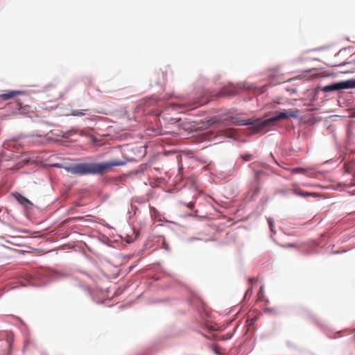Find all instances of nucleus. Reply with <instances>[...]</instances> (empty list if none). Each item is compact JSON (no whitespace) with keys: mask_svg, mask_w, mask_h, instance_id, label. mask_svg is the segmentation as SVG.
Listing matches in <instances>:
<instances>
[{"mask_svg":"<svg viewBox=\"0 0 355 355\" xmlns=\"http://www.w3.org/2000/svg\"><path fill=\"white\" fill-rule=\"evenodd\" d=\"M124 164L120 160H112L107 162H81L72 163L62 166L64 170L73 175L84 176L88 175H103L109 172L113 167Z\"/></svg>","mask_w":355,"mask_h":355,"instance_id":"nucleus-1","label":"nucleus"},{"mask_svg":"<svg viewBox=\"0 0 355 355\" xmlns=\"http://www.w3.org/2000/svg\"><path fill=\"white\" fill-rule=\"evenodd\" d=\"M299 110H286L279 114L267 119H254L249 120H236L234 123L238 125H251L253 133L267 132L270 127L274 125L277 121L287 119L288 117L298 118Z\"/></svg>","mask_w":355,"mask_h":355,"instance_id":"nucleus-2","label":"nucleus"},{"mask_svg":"<svg viewBox=\"0 0 355 355\" xmlns=\"http://www.w3.org/2000/svg\"><path fill=\"white\" fill-rule=\"evenodd\" d=\"M44 92L46 96L51 98V101H54L60 96L61 92L55 85H50L46 87Z\"/></svg>","mask_w":355,"mask_h":355,"instance_id":"nucleus-3","label":"nucleus"},{"mask_svg":"<svg viewBox=\"0 0 355 355\" xmlns=\"http://www.w3.org/2000/svg\"><path fill=\"white\" fill-rule=\"evenodd\" d=\"M355 88V79H349L334 83V90Z\"/></svg>","mask_w":355,"mask_h":355,"instance_id":"nucleus-4","label":"nucleus"},{"mask_svg":"<svg viewBox=\"0 0 355 355\" xmlns=\"http://www.w3.org/2000/svg\"><path fill=\"white\" fill-rule=\"evenodd\" d=\"M15 199L25 208L29 209L33 207V203L26 197L19 193L14 194Z\"/></svg>","mask_w":355,"mask_h":355,"instance_id":"nucleus-5","label":"nucleus"},{"mask_svg":"<svg viewBox=\"0 0 355 355\" xmlns=\"http://www.w3.org/2000/svg\"><path fill=\"white\" fill-rule=\"evenodd\" d=\"M21 94V92L17 90L7 91L3 94H0V100L8 101L10 99L15 98Z\"/></svg>","mask_w":355,"mask_h":355,"instance_id":"nucleus-6","label":"nucleus"},{"mask_svg":"<svg viewBox=\"0 0 355 355\" xmlns=\"http://www.w3.org/2000/svg\"><path fill=\"white\" fill-rule=\"evenodd\" d=\"M87 110H74L71 112V115L74 116H84Z\"/></svg>","mask_w":355,"mask_h":355,"instance_id":"nucleus-7","label":"nucleus"},{"mask_svg":"<svg viewBox=\"0 0 355 355\" xmlns=\"http://www.w3.org/2000/svg\"><path fill=\"white\" fill-rule=\"evenodd\" d=\"M307 170L304 168H294L291 169L292 173H302L305 174Z\"/></svg>","mask_w":355,"mask_h":355,"instance_id":"nucleus-8","label":"nucleus"},{"mask_svg":"<svg viewBox=\"0 0 355 355\" xmlns=\"http://www.w3.org/2000/svg\"><path fill=\"white\" fill-rule=\"evenodd\" d=\"M293 192L297 194V195H299V196H309L310 193H307V192H304V191H298L295 189H293Z\"/></svg>","mask_w":355,"mask_h":355,"instance_id":"nucleus-9","label":"nucleus"},{"mask_svg":"<svg viewBox=\"0 0 355 355\" xmlns=\"http://www.w3.org/2000/svg\"><path fill=\"white\" fill-rule=\"evenodd\" d=\"M241 157L245 162L250 161L252 159V155L249 154V153L243 154V155H241Z\"/></svg>","mask_w":355,"mask_h":355,"instance_id":"nucleus-10","label":"nucleus"},{"mask_svg":"<svg viewBox=\"0 0 355 355\" xmlns=\"http://www.w3.org/2000/svg\"><path fill=\"white\" fill-rule=\"evenodd\" d=\"M349 64V62H334V67H341V66L345 65V64Z\"/></svg>","mask_w":355,"mask_h":355,"instance_id":"nucleus-11","label":"nucleus"},{"mask_svg":"<svg viewBox=\"0 0 355 355\" xmlns=\"http://www.w3.org/2000/svg\"><path fill=\"white\" fill-rule=\"evenodd\" d=\"M323 90L325 91V92L333 91V84H331V85H329L328 86L324 87Z\"/></svg>","mask_w":355,"mask_h":355,"instance_id":"nucleus-12","label":"nucleus"},{"mask_svg":"<svg viewBox=\"0 0 355 355\" xmlns=\"http://www.w3.org/2000/svg\"><path fill=\"white\" fill-rule=\"evenodd\" d=\"M268 224H269V226H270V230L272 232H273V227H274V223H273V220H271V219H269L268 220Z\"/></svg>","mask_w":355,"mask_h":355,"instance_id":"nucleus-13","label":"nucleus"},{"mask_svg":"<svg viewBox=\"0 0 355 355\" xmlns=\"http://www.w3.org/2000/svg\"><path fill=\"white\" fill-rule=\"evenodd\" d=\"M288 91L290 92L291 94H295L297 92V90L295 89H288Z\"/></svg>","mask_w":355,"mask_h":355,"instance_id":"nucleus-14","label":"nucleus"},{"mask_svg":"<svg viewBox=\"0 0 355 355\" xmlns=\"http://www.w3.org/2000/svg\"><path fill=\"white\" fill-rule=\"evenodd\" d=\"M42 136L41 135H31L29 137L34 139L35 137H40L41 138Z\"/></svg>","mask_w":355,"mask_h":355,"instance_id":"nucleus-15","label":"nucleus"},{"mask_svg":"<svg viewBox=\"0 0 355 355\" xmlns=\"http://www.w3.org/2000/svg\"><path fill=\"white\" fill-rule=\"evenodd\" d=\"M162 245L166 250L168 249V245L164 241L163 242Z\"/></svg>","mask_w":355,"mask_h":355,"instance_id":"nucleus-16","label":"nucleus"},{"mask_svg":"<svg viewBox=\"0 0 355 355\" xmlns=\"http://www.w3.org/2000/svg\"><path fill=\"white\" fill-rule=\"evenodd\" d=\"M345 72H346V71L339 70L336 73H345Z\"/></svg>","mask_w":355,"mask_h":355,"instance_id":"nucleus-17","label":"nucleus"},{"mask_svg":"<svg viewBox=\"0 0 355 355\" xmlns=\"http://www.w3.org/2000/svg\"><path fill=\"white\" fill-rule=\"evenodd\" d=\"M254 320H256V318L252 319V320H251V324H252Z\"/></svg>","mask_w":355,"mask_h":355,"instance_id":"nucleus-18","label":"nucleus"},{"mask_svg":"<svg viewBox=\"0 0 355 355\" xmlns=\"http://www.w3.org/2000/svg\"><path fill=\"white\" fill-rule=\"evenodd\" d=\"M279 193H284V191H279Z\"/></svg>","mask_w":355,"mask_h":355,"instance_id":"nucleus-19","label":"nucleus"},{"mask_svg":"<svg viewBox=\"0 0 355 355\" xmlns=\"http://www.w3.org/2000/svg\"><path fill=\"white\" fill-rule=\"evenodd\" d=\"M354 337H355V334H354Z\"/></svg>","mask_w":355,"mask_h":355,"instance_id":"nucleus-20","label":"nucleus"}]
</instances>
